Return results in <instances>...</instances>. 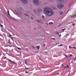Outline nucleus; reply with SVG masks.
<instances>
[{"mask_svg":"<svg viewBox=\"0 0 76 76\" xmlns=\"http://www.w3.org/2000/svg\"><path fill=\"white\" fill-rule=\"evenodd\" d=\"M66 30V28H64V29H62V31H63V32L64 31V30Z\"/></svg>","mask_w":76,"mask_h":76,"instance_id":"f8f14e48","label":"nucleus"},{"mask_svg":"<svg viewBox=\"0 0 76 76\" xmlns=\"http://www.w3.org/2000/svg\"><path fill=\"white\" fill-rule=\"evenodd\" d=\"M61 37V35H60V36H59V37Z\"/></svg>","mask_w":76,"mask_h":76,"instance_id":"2f4dec72","label":"nucleus"},{"mask_svg":"<svg viewBox=\"0 0 76 76\" xmlns=\"http://www.w3.org/2000/svg\"><path fill=\"white\" fill-rule=\"evenodd\" d=\"M9 36L10 37H12V35H11V34H10Z\"/></svg>","mask_w":76,"mask_h":76,"instance_id":"b1692460","label":"nucleus"},{"mask_svg":"<svg viewBox=\"0 0 76 76\" xmlns=\"http://www.w3.org/2000/svg\"><path fill=\"white\" fill-rule=\"evenodd\" d=\"M39 48L40 47L39 46H37V48L38 50H39Z\"/></svg>","mask_w":76,"mask_h":76,"instance_id":"1a4fd4ad","label":"nucleus"},{"mask_svg":"<svg viewBox=\"0 0 76 76\" xmlns=\"http://www.w3.org/2000/svg\"><path fill=\"white\" fill-rule=\"evenodd\" d=\"M75 24H73V26H75Z\"/></svg>","mask_w":76,"mask_h":76,"instance_id":"4be33fe9","label":"nucleus"},{"mask_svg":"<svg viewBox=\"0 0 76 76\" xmlns=\"http://www.w3.org/2000/svg\"><path fill=\"white\" fill-rule=\"evenodd\" d=\"M64 56H65L66 57H67V56L66 55H65Z\"/></svg>","mask_w":76,"mask_h":76,"instance_id":"6ab92c4d","label":"nucleus"},{"mask_svg":"<svg viewBox=\"0 0 76 76\" xmlns=\"http://www.w3.org/2000/svg\"><path fill=\"white\" fill-rule=\"evenodd\" d=\"M11 39H14V38L13 37H11Z\"/></svg>","mask_w":76,"mask_h":76,"instance_id":"5701e85b","label":"nucleus"},{"mask_svg":"<svg viewBox=\"0 0 76 76\" xmlns=\"http://www.w3.org/2000/svg\"><path fill=\"white\" fill-rule=\"evenodd\" d=\"M25 63L26 64H27V62H26V61L25 60Z\"/></svg>","mask_w":76,"mask_h":76,"instance_id":"aec40b11","label":"nucleus"},{"mask_svg":"<svg viewBox=\"0 0 76 76\" xmlns=\"http://www.w3.org/2000/svg\"><path fill=\"white\" fill-rule=\"evenodd\" d=\"M75 59H76V58H72L73 60H75Z\"/></svg>","mask_w":76,"mask_h":76,"instance_id":"2eb2a0df","label":"nucleus"},{"mask_svg":"<svg viewBox=\"0 0 76 76\" xmlns=\"http://www.w3.org/2000/svg\"><path fill=\"white\" fill-rule=\"evenodd\" d=\"M26 69H27V70H29V68H26Z\"/></svg>","mask_w":76,"mask_h":76,"instance_id":"a878e982","label":"nucleus"},{"mask_svg":"<svg viewBox=\"0 0 76 76\" xmlns=\"http://www.w3.org/2000/svg\"><path fill=\"white\" fill-rule=\"evenodd\" d=\"M73 48H76L75 47H74Z\"/></svg>","mask_w":76,"mask_h":76,"instance_id":"bb28decb","label":"nucleus"},{"mask_svg":"<svg viewBox=\"0 0 76 76\" xmlns=\"http://www.w3.org/2000/svg\"><path fill=\"white\" fill-rule=\"evenodd\" d=\"M44 12H45L46 14V15L48 16H52V15L54 14V13L51 10L48 9V8H46L44 9Z\"/></svg>","mask_w":76,"mask_h":76,"instance_id":"f257e3e1","label":"nucleus"},{"mask_svg":"<svg viewBox=\"0 0 76 76\" xmlns=\"http://www.w3.org/2000/svg\"><path fill=\"white\" fill-rule=\"evenodd\" d=\"M70 56H73L72 55H70L69 57H70Z\"/></svg>","mask_w":76,"mask_h":76,"instance_id":"a211bd4d","label":"nucleus"},{"mask_svg":"<svg viewBox=\"0 0 76 76\" xmlns=\"http://www.w3.org/2000/svg\"><path fill=\"white\" fill-rule=\"evenodd\" d=\"M69 49L70 48L71 49L72 48H72L70 47V46H69Z\"/></svg>","mask_w":76,"mask_h":76,"instance_id":"ddd939ff","label":"nucleus"},{"mask_svg":"<svg viewBox=\"0 0 76 76\" xmlns=\"http://www.w3.org/2000/svg\"><path fill=\"white\" fill-rule=\"evenodd\" d=\"M4 58H6V57H4Z\"/></svg>","mask_w":76,"mask_h":76,"instance_id":"c9c22d12","label":"nucleus"},{"mask_svg":"<svg viewBox=\"0 0 76 76\" xmlns=\"http://www.w3.org/2000/svg\"><path fill=\"white\" fill-rule=\"evenodd\" d=\"M76 15H73L71 16L72 17V18H75V17H76Z\"/></svg>","mask_w":76,"mask_h":76,"instance_id":"6e6552de","label":"nucleus"},{"mask_svg":"<svg viewBox=\"0 0 76 76\" xmlns=\"http://www.w3.org/2000/svg\"><path fill=\"white\" fill-rule=\"evenodd\" d=\"M57 7L58 9H61V8H63L64 7V5L61 4H59L57 5Z\"/></svg>","mask_w":76,"mask_h":76,"instance_id":"f03ea898","label":"nucleus"},{"mask_svg":"<svg viewBox=\"0 0 76 76\" xmlns=\"http://www.w3.org/2000/svg\"><path fill=\"white\" fill-rule=\"evenodd\" d=\"M55 34H56V35H57V34H58V33L57 31L55 32Z\"/></svg>","mask_w":76,"mask_h":76,"instance_id":"9b49d317","label":"nucleus"},{"mask_svg":"<svg viewBox=\"0 0 76 76\" xmlns=\"http://www.w3.org/2000/svg\"><path fill=\"white\" fill-rule=\"evenodd\" d=\"M70 75V73H69V75Z\"/></svg>","mask_w":76,"mask_h":76,"instance_id":"e433bc0d","label":"nucleus"},{"mask_svg":"<svg viewBox=\"0 0 76 76\" xmlns=\"http://www.w3.org/2000/svg\"><path fill=\"white\" fill-rule=\"evenodd\" d=\"M37 53H38V52H37Z\"/></svg>","mask_w":76,"mask_h":76,"instance_id":"4c0bfd02","label":"nucleus"},{"mask_svg":"<svg viewBox=\"0 0 76 76\" xmlns=\"http://www.w3.org/2000/svg\"><path fill=\"white\" fill-rule=\"evenodd\" d=\"M17 48L18 49V50H20V48Z\"/></svg>","mask_w":76,"mask_h":76,"instance_id":"dca6fc26","label":"nucleus"},{"mask_svg":"<svg viewBox=\"0 0 76 76\" xmlns=\"http://www.w3.org/2000/svg\"><path fill=\"white\" fill-rule=\"evenodd\" d=\"M42 18H44V16H42Z\"/></svg>","mask_w":76,"mask_h":76,"instance_id":"f3484780","label":"nucleus"},{"mask_svg":"<svg viewBox=\"0 0 76 76\" xmlns=\"http://www.w3.org/2000/svg\"><path fill=\"white\" fill-rule=\"evenodd\" d=\"M71 62H72V63H73V61H71Z\"/></svg>","mask_w":76,"mask_h":76,"instance_id":"f704fd0d","label":"nucleus"},{"mask_svg":"<svg viewBox=\"0 0 76 76\" xmlns=\"http://www.w3.org/2000/svg\"><path fill=\"white\" fill-rule=\"evenodd\" d=\"M63 12H62V11H60L59 12V14L60 15H61L63 14Z\"/></svg>","mask_w":76,"mask_h":76,"instance_id":"20e7f679","label":"nucleus"},{"mask_svg":"<svg viewBox=\"0 0 76 76\" xmlns=\"http://www.w3.org/2000/svg\"><path fill=\"white\" fill-rule=\"evenodd\" d=\"M1 26L2 27H3V26L2 25H1Z\"/></svg>","mask_w":76,"mask_h":76,"instance_id":"cd10ccee","label":"nucleus"},{"mask_svg":"<svg viewBox=\"0 0 76 76\" xmlns=\"http://www.w3.org/2000/svg\"><path fill=\"white\" fill-rule=\"evenodd\" d=\"M53 24V22H49V24H50V25H51Z\"/></svg>","mask_w":76,"mask_h":76,"instance_id":"9d476101","label":"nucleus"},{"mask_svg":"<svg viewBox=\"0 0 76 76\" xmlns=\"http://www.w3.org/2000/svg\"><path fill=\"white\" fill-rule=\"evenodd\" d=\"M58 74H59V73L56 74V75H58Z\"/></svg>","mask_w":76,"mask_h":76,"instance_id":"7c9ffc66","label":"nucleus"},{"mask_svg":"<svg viewBox=\"0 0 76 76\" xmlns=\"http://www.w3.org/2000/svg\"><path fill=\"white\" fill-rule=\"evenodd\" d=\"M58 26H60V25H58Z\"/></svg>","mask_w":76,"mask_h":76,"instance_id":"c756f323","label":"nucleus"},{"mask_svg":"<svg viewBox=\"0 0 76 76\" xmlns=\"http://www.w3.org/2000/svg\"><path fill=\"white\" fill-rule=\"evenodd\" d=\"M62 67H63V64H62Z\"/></svg>","mask_w":76,"mask_h":76,"instance_id":"c85d7f7f","label":"nucleus"},{"mask_svg":"<svg viewBox=\"0 0 76 76\" xmlns=\"http://www.w3.org/2000/svg\"><path fill=\"white\" fill-rule=\"evenodd\" d=\"M8 15L10 16V17H9L10 19H11V16L10 15V14L9 13V11H8L7 12Z\"/></svg>","mask_w":76,"mask_h":76,"instance_id":"7ed1b4c3","label":"nucleus"},{"mask_svg":"<svg viewBox=\"0 0 76 76\" xmlns=\"http://www.w3.org/2000/svg\"><path fill=\"white\" fill-rule=\"evenodd\" d=\"M44 45V46H45V44Z\"/></svg>","mask_w":76,"mask_h":76,"instance_id":"72a5a7b5","label":"nucleus"},{"mask_svg":"<svg viewBox=\"0 0 76 76\" xmlns=\"http://www.w3.org/2000/svg\"><path fill=\"white\" fill-rule=\"evenodd\" d=\"M9 61H10L11 63H13L14 64V62L10 60H9Z\"/></svg>","mask_w":76,"mask_h":76,"instance_id":"423d86ee","label":"nucleus"},{"mask_svg":"<svg viewBox=\"0 0 76 76\" xmlns=\"http://www.w3.org/2000/svg\"><path fill=\"white\" fill-rule=\"evenodd\" d=\"M8 42H9L10 44H11V42H10V40H9L8 41Z\"/></svg>","mask_w":76,"mask_h":76,"instance_id":"4468645a","label":"nucleus"},{"mask_svg":"<svg viewBox=\"0 0 76 76\" xmlns=\"http://www.w3.org/2000/svg\"><path fill=\"white\" fill-rule=\"evenodd\" d=\"M37 0H33V2L34 3H37Z\"/></svg>","mask_w":76,"mask_h":76,"instance_id":"0eeeda50","label":"nucleus"},{"mask_svg":"<svg viewBox=\"0 0 76 76\" xmlns=\"http://www.w3.org/2000/svg\"><path fill=\"white\" fill-rule=\"evenodd\" d=\"M26 73H28V72H26Z\"/></svg>","mask_w":76,"mask_h":76,"instance_id":"473e14b6","label":"nucleus"},{"mask_svg":"<svg viewBox=\"0 0 76 76\" xmlns=\"http://www.w3.org/2000/svg\"><path fill=\"white\" fill-rule=\"evenodd\" d=\"M66 68H67V69H68L69 68V65H67L65 67L64 69H66Z\"/></svg>","mask_w":76,"mask_h":76,"instance_id":"39448f33","label":"nucleus"},{"mask_svg":"<svg viewBox=\"0 0 76 76\" xmlns=\"http://www.w3.org/2000/svg\"><path fill=\"white\" fill-rule=\"evenodd\" d=\"M63 45H61L59 46H63Z\"/></svg>","mask_w":76,"mask_h":76,"instance_id":"393cba45","label":"nucleus"},{"mask_svg":"<svg viewBox=\"0 0 76 76\" xmlns=\"http://www.w3.org/2000/svg\"><path fill=\"white\" fill-rule=\"evenodd\" d=\"M63 1H67V0H63Z\"/></svg>","mask_w":76,"mask_h":76,"instance_id":"412c9836","label":"nucleus"}]
</instances>
